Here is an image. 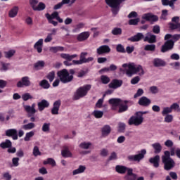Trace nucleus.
I'll use <instances>...</instances> for the list:
<instances>
[{
    "instance_id": "1",
    "label": "nucleus",
    "mask_w": 180,
    "mask_h": 180,
    "mask_svg": "<svg viewBox=\"0 0 180 180\" xmlns=\"http://www.w3.org/2000/svg\"><path fill=\"white\" fill-rule=\"evenodd\" d=\"M122 68L124 69L125 74L127 77H133L138 74L140 77H143L146 74L144 69L141 65H137L134 63H124Z\"/></svg>"
},
{
    "instance_id": "2",
    "label": "nucleus",
    "mask_w": 180,
    "mask_h": 180,
    "mask_svg": "<svg viewBox=\"0 0 180 180\" xmlns=\"http://www.w3.org/2000/svg\"><path fill=\"white\" fill-rule=\"evenodd\" d=\"M180 38V34L172 35L171 34H167L165 36V40H167L164 45L162 46V53H166L169 50H172L174 49V44L175 41H178Z\"/></svg>"
},
{
    "instance_id": "3",
    "label": "nucleus",
    "mask_w": 180,
    "mask_h": 180,
    "mask_svg": "<svg viewBox=\"0 0 180 180\" xmlns=\"http://www.w3.org/2000/svg\"><path fill=\"white\" fill-rule=\"evenodd\" d=\"M165 155L162 156V162L164 164V168L166 171H169L175 167V161L169 157V151L165 150Z\"/></svg>"
},
{
    "instance_id": "4",
    "label": "nucleus",
    "mask_w": 180,
    "mask_h": 180,
    "mask_svg": "<svg viewBox=\"0 0 180 180\" xmlns=\"http://www.w3.org/2000/svg\"><path fill=\"white\" fill-rule=\"evenodd\" d=\"M58 78L62 84H68L74 79L73 75H70V72L67 69H63L57 73Z\"/></svg>"
},
{
    "instance_id": "5",
    "label": "nucleus",
    "mask_w": 180,
    "mask_h": 180,
    "mask_svg": "<svg viewBox=\"0 0 180 180\" xmlns=\"http://www.w3.org/2000/svg\"><path fill=\"white\" fill-rule=\"evenodd\" d=\"M91 89V84H87L81 87H79L73 96L75 101H78L84 96H86L88 91Z\"/></svg>"
},
{
    "instance_id": "6",
    "label": "nucleus",
    "mask_w": 180,
    "mask_h": 180,
    "mask_svg": "<svg viewBox=\"0 0 180 180\" xmlns=\"http://www.w3.org/2000/svg\"><path fill=\"white\" fill-rule=\"evenodd\" d=\"M143 122L144 117L141 115L140 112H136L134 115L129 118L128 124H129V126H140L143 124Z\"/></svg>"
},
{
    "instance_id": "7",
    "label": "nucleus",
    "mask_w": 180,
    "mask_h": 180,
    "mask_svg": "<svg viewBox=\"0 0 180 180\" xmlns=\"http://www.w3.org/2000/svg\"><path fill=\"white\" fill-rule=\"evenodd\" d=\"M126 0H105V3L110 8H112V12L114 15H117L119 9H120V4Z\"/></svg>"
},
{
    "instance_id": "8",
    "label": "nucleus",
    "mask_w": 180,
    "mask_h": 180,
    "mask_svg": "<svg viewBox=\"0 0 180 180\" xmlns=\"http://www.w3.org/2000/svg\"><path fill=\"white\" fill-rule=\"evenodd\" d=\"M146 154H147V150L142 149L139 154L129 155L127 160L131 162H140V161L144 158Z\"/></svg>"
},
{
    "instance_id": "9",
    "label": "nucleus",
    "mask_w": 180,
    "mask_h": 180,
    "mask_svg": "<svg viewBox=\"0 0 180 180\" xmlns=\"http://www.w3.org/2000/svg\"><path fill=\"white\" fill-rule=\"evenodd\" d=\"M60 57L61 58L66 60L63 62L64 65L70 67L71 65H74V62L71 63L70 61H72V60L76 58V57H78V56L77 54L70 55L68 53H61Z\"/></svg>"
},
{
    "instance_id": "10",
    "label": "nucleus",
    "mask_w": 180,
    "mask_h": 180,
    "mask_svg": "<svg viewBox=\"0 0 180 180\" xmlns=\"http://www.w3.org/2000/svg\"><path fill=\"white\" fill-rule=\"evenodd\" d=\"M88 55V53L86 52H82L80 55V60H73V64L74 65H81V64H85V63H88V61H91V58H89L86 59V56Z\"/></svg>"
},
{
    "instance_id": "11",
    "label": "nucleus",
    "mask_w": 180,
    "mask_h": 180,
    "mask_svg": "<svg viewBox=\"0 0 180 180\" xmlns=\"http://www.w3.org/2000/svg\"><path fill=\"white\" fill-rule=\"evenodd\" d=\"M32 83L30 82V77L25 76L21 78V80L18 82L17 87L23 88V86H30Z\"/></svg>"
},
{
    "instance_id": "12",
    "label": "nucleus",
    "mask_w": 180,
    "mask_h": 180,
    "mask_svg": "<svg viewBox=\"0 0 180 180\" xmlns=\"http://www.w3.org/2000/svg\"><path fill=\"white\" fill-rule=\"evenodd\" d=\"M122 85H123V80L114 79L108 84V86L111 88V89H117V88H120Z\"/></svg>"
},
{
    "instance_id": "13",
    "label": "nucleus",
    "mask_w": 180,
    "mask_h": 180,
    "mask_svg": "<svg viewBox=\"0 0 180 180\" xmlns=\"http://www.w3.org/2000/svg\"><path fill=\"white\" fill-rule=\"evenodd\" d=\"M142 19L148 20L149 22H158V16L153 13H145L142 15Z\"/></svg>"
},
{
    "instance_id": "14",
    "label": "nucleus",
    "mask_w": 180,
    "mask_h": 180,
    "mask_svg": "<svg viewBox=\"0 0 180 180\" xmlns=\"http://www.w3.org/2000/svg\"><path fill=\"white\" fill-rule=\"evenodd\" d=\"M7 137H12L13 140H18V130L16 129H10L6 131Z\"/></svg>"
},
{
    "instance_id": "15",
    "label": "nucleus",
    "mask_w": 180,
    "mask_h": 180,
    "mask_svg": "<svg viewBox=\"0 0 180 180\" xmlns=\"http://www.w3.org/2000/svg\"><path fill=\"white\" fill-rule=\"evenodd\" d=\"M138 103L141 106H144L145 108H147V106H150V105L151 104V100L146 96H142L139 98Z\"/></svg>"
},
{
    "instance_id": "16",
    "label": "nucleus",
    "mask_w": 180,
    "mask_h": 180,
    "mask_svg": "<svg viewBox=\"0 0 180 180\" xmlns=\"http://www.w3.org/2000/svg\"><path fill=\"white\" fill-rule=\"evenodd\" d=\"M110 105H112V106H120V105H123L124 103H127V101H122L120 98H111L108 101Z\"/></svg>"
},
{
    "instance_id": "17",
    "label": "nucleus",
    "mask_w": 180,
    "mask_h": 180,
    "mask_svg": "<svg viewBox=\"0 0 180 180\" xmlns=\"http://www.w3.org/2000/svg\"><path fill=\"white\" fill-rule=\"evenodd\" d=\"M37 106L39 112H43L44 109L50 106V103L47 100L43 99L37 103Z\"/></svg>"
},
{
    "instance_id": "18",
    "label": "nucleus",
    "mask_w": 180,
    "mask_h": 180,
    "mask_svg": "<svg viewBox=\"0 0 180 180\" xmlns=\"http://www.w3.org/2000/svg\"><path fill=\"white\" fill-rule=\"evenodd\" d=\"M60 106H61V101L58 100L53 103V106L51 109L52 115H58V110H60Z\"/></svg>"
},
{
    "instance_id": "19",
    "label": "nucleus",
    "mask_w": 180,
    "mask_h": 180,
    "mask_svg": "<svg viewBox=\"0 0 180 180\" xmlns=\"http://www.w3.org/2000/svg\"><path fill=\"white\" fill-rule=\"evenodd\" d=\"M143 40L144 41H148V43H155L157 41V37L150 32H148Z\"/></svg>"
},
{
    "instance_id": "20",
    "label": "nucleus",
    "mask_w": 180,
    "mask_h": 180,
    "mask_svg": "<svg viewBox=\"0 0 180 180\" xmlns=\"http://www.w3.org/2000/svg\"><path fill=\"white\" fill-rule=\"evenodd\" d=\"M160 155H155L153 158H150L149 159V162H150V164H153V167H155V168H158L160 167Z\"/></svg>"
},
{
    "instance_id": "21",
    "label": "nucleus",
    "mask_w": 180,
    "mask_h": 180,
    "mask_svg": "<svg viewBox=\"0 0 180 180\" xmlns=\"http://www.w3.org/2000/svg\"><path fill=\"white\" fill-rule=\"evenodd\" d=\"M97 53L100 55L110 53V48L108 45H103L97 49Z\"/></svg>"
},
{
    "instance_id": "22",
    "label": "nucleus",
    "mask_w": 180,
    "mask_h": 180,
    "mask_svg": "<svg viewBox=\"0 0 180 180\" xmlns=\"http://www.w3.org/2000/svg\"><path fill=\"white\" fill-rule=\"evenodd\" d=\"M34 49L37 50V53L43 51V39H39L34 45Z\"/></svg>"
},
{
    "instance_id": "23",
    "label": "nucleus",
    "mask_w": 180,
    "mask_h": 180,
    "mask_svg": "<svg viewBox=\"0 0 180 180\" xmlns=\"http://www.w3.org/2000/svg\"><path fill=\"white\" fill-rule=\"evenodd\" d=\"M110 131H112V128L109 125H105L101 129V134L103 137H106V136H109L110 134Z\"/></svg>"
},
{
    "instance_id": "24",
    "label": "nucleus",
    "mask_w": 180,
    "mask_h": 180,
    "mask_svg": "<svg viewBox=\"0 0 180 180\" xmlns=\"http://www.w3.org/2000/svg\"><path fill=\"white\" fill-rule=\"evenodd\" d=\"M144 38V35L143 34V33H137L136 35L131 37L130 38L128 39V40H129V41H140V40H141V39Z\"/></svg>"
},
{
    "instance_id": "25",
    "label": "nucleus",
    "mask_w": 180,
    "mask_h": 180,
    "mask_svg": "<svg viewBox=\"0 0 180 180\" xmlns=\"http://www.w3.org/2000/svg\"><path fill=\"white\" fill-rule=\"evenodd\" d=\"M88 37H89V32H84L77 35V40L78 41H84Z\"/></svg>"
},
{
    "instance_id": "26",
    "label": "nucleus",
    "mask_w": 180,
    "mask_h": 180,
    "mask_svg": "<svg viewBox=\"0 0 180 180\" xmlns=\"http://www.w3.org/2000/svg\"><path fill=\"white\" fill-rule=\"evenodd\" d=\"M24 109L28 114V117H32V116H34L36 113V109L31 108L30 105H25Z\"/></svg>"
},
{
    "instance_id": "27",
    "label": "nucleus",
    "mask_w": 180,
    "mask_h": 180,
    "mask_svg": "<svg viewBox=\"0 0 180 180\" xmlns=\"http://www.w3.org/2000/svg\"><path fill=\"white\" fill-rule=\"evenodd\" d=\"M19 12V7L18 6H14L12 8V9L10 10L8 12V16L9 18H15V16H18V13Z\"/></svg>"
},
{
    "instance_id": "28",
    "label": "nucleus",
    "mask_w": 180,
    "mask_h": 180,
    "mask_svg": "<svg viewBox=\"0 0 180 180\" xmlns=\"http://www.w3.org/2000/svg\"><path fill=\"white\" fill-rule=\"evenodd\" d=\"M154 67H165V61L158 58L153 60Z\"/></svg>"
},
{
    "instance_id": "29",
    "label": "nucleus",
    "mask_w": 180,
    "mask_h": 180,
    "mask_svg": "<svg viewBox=\"0 0 180 180\" xmlns=\"http://www.w3.org/2000/svg\"><path fill=\"white\" fill-rule=\"evenodd\" d=\"M152 147L155 150V154H160L162 150V146H161V143H155L152 144Z\"/></svg>"
},
{
    "instance_id": "30",
    "label": "nucleus",
    "mask_w": 180,
    "mask_h": 180,
    "mask_svg": "<svg viewBox=\"0 0 180 180\" xmlns=\"http://www.w3.org/2000/svg\"><path fill=\"white\" fill-rule=\"evenodd\" d=\"M1 148L5 150V148H11L12 147V141L9 139H6L4 142L0 143Z\"/></svg>"
},
{
    "instance_id": "31",
    "label": "nucleus",
    "mask_w": 180,
    "mask_h": 180,
    "mask_svg": "<svg viewBox=\"0 0 180 180\" xmlns=\"http://www.w3.org/2000/svg\"><path fill=\"white\" fill-rule=\"evenodd\" d=\"M61 154L64 158H71V157H72V153L70 151L68 148H65V149L62 150Z\"/></svg>"
},
{
    "instance_id": "32",
    "label": "nucleus",
    "mask_w": 180,
    "mask_h": 180,
    "mask_svg": "<svg viewBox=\"0 0 180 180\" xmlns=\"http://www.w3.org/2000/svg\"><path fill=\"white\" fill-rule=\"evenodd\" d=\"M115 171L118 174H126L127 172V167L123 165H117L115 167Z\"/></svg>"
},
{
    "instance_id": "33",
    "label": "nucleus",
    "mask_w": 180,
    "mask_h": 180,
    "mask_svg": "<svg viewBox=\"0 0 180 180\" xmlns=\"http://www.w3.org/2000/svg\"><path fill=\"white\" fill-rule=\"evenodd\" d=\"M85 169H86V167L83 165H79L78 169H75L72 172V175H78V174H82L83 172H85Z\"/></svg>"
},
{
    "instance_id": "34",
    "label": "nucleus",
    "mask_w": 180,
    "mask_h": 180,
    "mask_svg": "<svg viewBox=\"0 0 180 180\" xmlns=\"http://www.w3.org/2000/svg\"><path fill=\"white\" fill-rule=\"evenodd\" d=\"M39 85L44 89H49V88H50V83H49V81H47L46 79L41 80L39 83Z\"/></svg>"
},
{
    "instance_id": "35",
    "label": "nucleus",
    "mask_w": 180,
    "mask_h": 180,
    "mask_svg": "<svg viewBox=\"0 0 180 180\" xmlns=\"http://www.w3.org/2000/svg\"><path fill=\"white\" fill-rule=\"evenodd\" d=\"M35 126L34 123L30 122L27 124L22 125V129H23V130H32V129H34Z\"/></svg>"
},
{
    "instance_id": "36",
    "label": "nucleus",
    "mask_w": 180,
    "mask_h": 180,
    "mask_svg": "<svg viewBox=\"0 0 180 180\" xmlns=\"http://www.w3.org/2000/svg\"><path fill=\"white\" fill-rule=\"evenodd\" d=\"M56 78V72L51 71L46 75V79H49V82H53Z\"/></svg>"
},
{
    "instance_id": "37",
    "label": "nucleus",
    "mask_w": 180,
    "mask_h": 180,
    "mask_svg": "<svg viewBox=\"0 0 180 180\" xmlns=\"http://www.w3.org/2000/svg\"><path fill=\"white\" fill-rule=\"evenodd\" d=\"M47 164L52 167H56V160L53 158H48L47 160L44 161V165H47Z\"/></svg>"
},
{
    "instance_id": "38",
    "label": "nucleus",
    "mask_w": 180,
    "mask_h": 180,
    "mask_svg": "<svg viewBox=\"0 0 180 180\" xmlns=\"http://www.w3.org/2000/svg\"><path fill=\"white\" fill-rule=\"evenodd\" d=\"M58 12L57 11H54L53 13H51V15H50L49 13H46V19H56L57 17H58Z\"/></svg>"
},
{
    "instance_id": "39",
    "label": "nucleus",
    "mask_w": 180,
    "mask_h": 180,
    "mask_svg": "<svg viewBox=\"0 0 180 180\" xmlns=\"http://www.w3.org/2000/svg\"><path fill=\"white\" fill-rule=\"evenodd\" d=\"M101 81L102 84H104V85H107V84H109V82H110V78L106 75H102L101 76Z\"/></svg>"
},
{
    "instance_id": "40",
    "label": "nucleus",
    "mask_w": 180,
    "mask_h": 180,
    "mask_svg": "<svg viewBox=\"0 0 180 180\" xmlns=\"http://www.w3.org/2000/svg\"><path fill=\"white\" fill-rule=\"evenodd\" d=\"M145 51H155V44H147L144 47Z\"/></svg>"
},
{
    "instance_id": "41",
    "label": "nucleus",
    "mask_w": 180,
    "mask_h": 180,
    "mask_svg": "<svg viewBox=\"0 0 180 180\" xmlns=\"http://www.w3.org/2000/svg\"><path fill=\"white\" fill-rule=\"evenodd\" d=\"M43 67H44V61L43 60H39L34 65L35 70H40V68H43Z\"/></svg>"
},
{
    "instance_id": "42",
    "label": "nucleus",
    "mask_w": 180,
    "mask_h": 180,
    "mask_svg": "<svg viewBox=\"0 0 180 180\" xmlns=\"http://www.w3.org/2000/svg\"><path fill=\"white\" fill-rule=\"evenodd\" d=\"M169 113H172V110L171 107L163 108L162 111V116L169 115Z\"/></svg>"
},
{
    "instance_id": "43",
    "label": "nucleus",
    "mask_w": 180,
    "mask_h": 180,
    "mask_svg": "<svg viewBox=\"0 0 180 180\" xmlns=\"http://www.w3.org/2000/svg\"><path fill=\"white\" fill-rule=\"evenodd\" d=\"M34 136V131H31L30 132L26 133L24 140L25 141H30V139Z\"/></svg>"
},
{
    "instance_id": "44",
    "label": "nucleus",
    "mask_w": 180,
    "mask_h": 180,
    "mask_svg": "<svg viewBox=\"0 0 180 180\" xmlns=\"http://www.w3.org/2000/svg\"><path fill=\"white\" fill-rule=\"evenodd\" d=\"M21 98H22V101H24V102H27V101H29V99H33V97L29 93H25V94H22Z\"/></svg>"
},
{
    "instance_id": "45",
    "label": "nucleus",
    "mask_w": 180,
    "mask_h": 180,
    "mask_svg": "<svg viewBox=\"0 0 180 180\" xmlns=\"http://www.w3.org/2000/svg\"><path fill=\"white\" fill-rule=\"evenodd\" d=\"M44 9H46V4L43 2H39L35 11L40 12L41 11H44Z\"/></svg>"
},
{
    "instance_id": "46",
    "label": "nucleus",
    "mask_w": 180,
    "mask_h": 180,
    "mask_svg": "<svg viewBox=\"0 0 180 180\" xmlns=\"http://www.w3.org/2000/svg\"><path fill=\"white\" fill-rule=\"evenodd\" d=\"M80 148H83L84 150H88L89 147H91V143L89 142H82L79 145Z\"/></svg>"
},
{
    "instance_id": "47",
    "label": "nucleus",
    "mask_w": 180,
    "mask_h": 180,
    "mask_svg": "<svg viewBox=\"0 0 180 180\" xmlns=\"http://www.w3.org/2000/svg\"><path fill=\"white\" fill-rule=\"evenodd\" d=\"M37 4H39V0H30V5L32 8L33 11H36Z\"/></svg>"
},
{
    "instance_id": "48",
    "label": "nucleus",
    "mask_w": 180,
    "mask_h": 180,
    "mask_svg": "<svg viewBox=\"0 0 180 180\" xmlns=\"http://www.w3.org/2000/svg\"><path fill=\"white\" fill-rule=\"evenodd\" d=\"M84 26H85L84 23L79 22V24L75 25V29L73 30V32H79L81 29H84Z\"/></svg>"
},
{
    "instance_id": "49",
    "label": "nucleus",
    "mask_w": 180,
    "mask_h": 180,
    "mask_svg": "<svg viewBox=\"0 0 180 180\" xmlns=\"http://www.w3.org/2000/svg\"><path fill=\"white\" fill-rule=\"evenodd\" d=\"M93 115L94 117H96V119H101L103 116V111L95 110L93 112Z\"/></svg>"
},
{
    "instance_id": "50",
    "label": "nucleus",
    "mask_w": 180,
    "mask_h": 180,
    "mask_svg": "<svg viewBox=\"0 0 180 180\" xmlns=\"http://www.w3.org/2000/svg\"><path fill=\"white\" fill-rule=\"evenodd\" d=\"M174 120V116L171 114H168L165 117V123H172Z\"/></svg>"
},
{
    "instance_id": "51",
    "label": "nucleus",
    "mask_w": 180,
    "mask_h": 180,
    "mask_svg": "<svg viewBox=\"0 0 180 180\" xmlns=\"http://www.w3.org/2000/svg\"><path fill=\"white\" fill-rule=\"evenodd\" d=\"M42 131L49 133L50 131V123H44L42 126Z\"/></svg>"
},
{
    "instance_id": "52",
    "label": "nucleus",
    "mask_w": 180,
    "mask_h": 180,
    "mask_svg": "<svg viewBox=\"0 0 180 180\" xmlns=\"http://www.w3.org/2000/svg\"><path fill=\"white\" fill-rule=\"evenodd\" d=\"M170 108L172 110H176V112H180V108H179V104L177 103H174L170 105Z\"/></svg>"
},
{
    "instance_id": "53",
    "label": "nucleus",
    "mask_w": 180,
    "mask_h": 180,
    "mask_svg": "<svg viewBox=\"0 0 180 180\" xmlns=\"http://www.w3.org/2000/svg\"><path fill=\"white\" fill-rule=\"evenodd\" d=\"M15 50H10L7 52H5V57L6 58H11V57H13L15 55Z\"/></svg>"
},
{
    "instance_id": "54",
    "label": "nucleus",
    "mask_w": 180,
    "mask_h": 180,
    "mask_svg": "<svg viewBox=\"0 0 180 180\" xmlns=\"http://www.w3.org/2000/svg\"><path fill=\"white\" fill-rule=\"evenodd\" d=\"M100 155L101 157H108L109 155V150L106 148H103L100 150Z\"/></svg>"
},
{
    "instance_id": "55",
    "label": "nucleus",
    "mask_w": 180,
    "mask_h": 180,
    "mask_svg": "<svg viewBox=\"0 0 180 180\" xmlns=\"http://www.w3.org/2000/svg\"><path fill=\"white\" fill-rule=\"evenodd\" d=\"M124 180H136L137 179V175L136 174H130V175H125L124 176Z\"/></svg>"
},
{
    "instance_id": "56",
    "label": "nucleus",
    "mask_w": 180,
    "mask_h": 180,
    "mask_svg": "<svg viewBox=\"0 0 180 180\" xmlns=\"http://www.w3.org/2000/svg\"><path fill=\"white\" fill-rule=\"evenodd\" d=\"M112 34H114V36L122 34V30L120 28L115 27L112 30Z\"/></svg>"
},
{
    "instance_id": "57",
    "label": "nucleus",
    "mask_w": 180,
    "mask_h": 180,
    "mask_svg": "<svg viewBox=\"0 0 180 180\" xmlns=\"http://www.w3.org/2000/svg\"><path fill=\"white\" fill-rule=\"evenodd\" d=\"M168 16V10H162L160 19L162 20H167V17Z\"/></svg>"
},
{
    "instance_id": "58",
    "label": "nucleus",
    "mask_w": 180,
    "mask_h": 180,
    "mask_svg": "<svg viewBox=\"0 0 180 180\" xmlns=\"http://www.w3.org/2000/svg\"><path fill=\"white\" fill-rule=\"evenodd\" d=\"M33 155H34V157H37V155H41V152H40V150H39V147L37 146L34 147Z\"/></svg>"
},
{
    "instance_id": "59",
    "label": "nucleus",
    "mask_w": 180,
    "mask_h": 180,
    "mask_svg": "<svg viewBox=\"0 0 180 180\" xmlns=\"http://www.w3.org/2000/svg\"><path fill=\"white\" fill-rule=\"evenodd\" d=\"M149 91L150 92H151V94H153L154 95H155V94H158L159 92L158 87H157L156 86H150Z\"/></svg>"
},
{
    "instance_id": "60",
    "label": "nucleus",
    "mask_w": 180,
    "mask_h": 180,
    "mask_svg": "<svg viewBox=\"0 0 180 180\" xmlns=\"http://www.w3.org/2000/svg\"><path fill=\"white\" fill-rule=\"evenodd\" d=\"M143 94L144 90H143V89H139L136 93L134 94V98H139V96H141Z\"/></svg>"
},
{
    "instance_id": "61",
    "label": "nucleus",
    "mask_w": 180,
    "mask_h": 180,
    "mask_svg": "<svg viewBox=\"0 0 180 180\" xmlns=\"http://www.w3.org/2000/svg\"><path fill=\"white\" fill-rule=\"evenodd\" d=\"M105 99V97L103 96L102 98H100L97 103H96V107L98 108V109H101V108H102V105H103V101Z\"/></svg>"
},
{
    "instance_id": "62",
    "label": "nucleus",
    "mask_w": 180,
    "mask_h": 180,
    "mask_svg": "<svg viewBox=\"0 0 180 180\" xmlns=\"http://www.w3.org/2000/svg\"><path fill=\"white\" fill-rule=\"evenodd\" d=\"M139 82H140V77L139 76L134 77L131 79V84L132 85H136V84H139Z\"/></svg>"
},
{
    "instance_id": "63",
    "label": "nucleus",
    "mask_w": 180,
    "mask_h": 180,
    "mask_svg": "<svg viewBox=\"0 0 180 180\" xmlns=\"http://www.w3.org/2000/svg\"><path fill=\"white\" fill-rule=\"evenodd\" d=\"M140 22V18L131 19L129 21V25H137Z\"/></svg>"
},
{
    "instance_id": "64",
    "label": "nucleus",
    "mask_w": 180,
    "mask_h": 180,
    "mask_svg": "<svg viewBox=\"0 0 180 180\" xmlns=\"http://www.w3.org/2000/svg\"><path fill=\"white\" fill-rule=\"evenodd\" d=\"M170 65L174 68V70H180V63L175 62L174 63H170Z\"/></svg>"
}]
</instances>
